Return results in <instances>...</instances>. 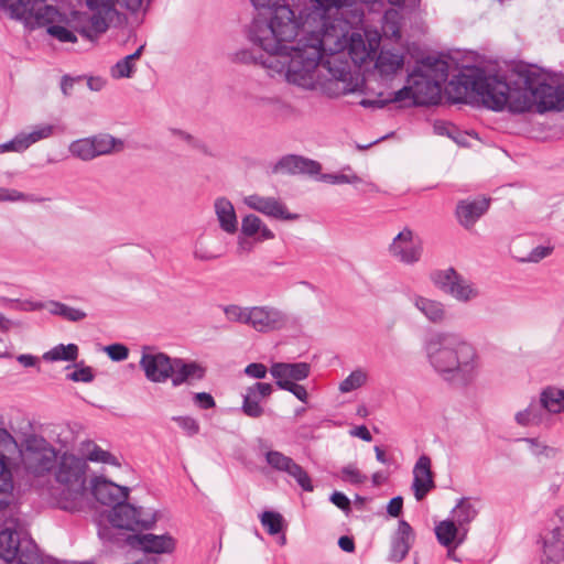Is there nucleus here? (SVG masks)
<instances>
[{"mask_svg": "<svg viewBox=\"0 0 564 564\" xmlns=\"http://www.w3.org/2000/svg\"><path fill=\"white\" fill-rule=\"evenodd\" d=\"M457 527L454 521L444 520L435 527L437 541L443 546H451L457 535Z\"/></svg>", "mask_w": 564, "mask_h": 564, "instance_id": "36", "label": "nucleus"}, {"mask_svg": "<svg viewBox=\"0 0 564 564\" xmlns=\"http://www.w3.org/2000/svg\"><path fill=\"white\" fill-rule=\"evenodd\" d=\"M48 304L51 306L50 313L52 315L62 316L63 318L69 322H79L86 318L87 316V314L83 310L68 306L58 301H50Z\"/></svg>", "mask_w": 564, "mask_h": 564, "instance_id": "32", "label": "nucleus"}, {"mask_svg": "<svg viewBox=\"0 0 564 564\" xmlns=\"http://www.w3.org/2000/svg\"><path fill=\"white\" fill-rule=\"evenodd\" d=\"M403 508V498L401 496L393 497L388 506H387V512L393 517L398 518L402 513Z\"/></svg>", "mask_w": 564, "mask_h": 564, "instance_id": "62", "label": "nucleus"}, {"mask_svg": "<svg viewBox=\"0 0 564 564\" xmlns=\"http://www.w3.org/2000/svg\"><path fill=\"white\" fill-rule=\"evenodd\" d=\"M123 540L126 545L144 553H172L175 549V540L169 533L156 535L134 532L127 534Z\"/></svg>", "mask_w": 564, "mask_h": 564, "instance_id": "14", "label": "nucleus"}, {"mask_svg": "<svg viewBox=\"0 0 564 564\" xmlns=\"http://www.w3.org/2000/svg\"><path fill=\"white\" fill-rule=\"evenodd\" d=\"M47 33L58 40L62 43H75L77 42V36L74 31L68 25H50L47 28Z\"/></svg>", "mask_w": 564, "mask_h": 564, "instance_id": "43", "label": "nucleus"}, {"mask_svg": "<svg viewBox=\"0 0 564 564\" xmlns=\"http://www.w3.org/2000/svg\"><path fill=\"white\" fill-rule=\"evenodd\" d=\"M261 524L270 535H276L283 531L284 518L276 511H264L261 517Z\"/></svg>", "mask_w": 564, "mask_h": 564, "instance_id": "39", "label": "nucleus"}, {"mask_svg": "<svg viewBox=\"0 0 564 564\" xmlns=\"http://www.w3.org/2000/svg\"><path fill=\"white\" fill-rule=\"evenodd\" d=\"M248 389L254 392L261 399L268 398L273 392L272 384L267 382H256L248 387Z\"/></svg>", "mask_w": 564, "mask_h": 564, "instance_id": "61", "label": "nucleus"}, {"mask_svg": "<svg viewBox=\"0 0 564 564\" xmlns=\"http://www.w3.org/2000/svg\"><path fill=\"white\" fill-rule=\"evenodd\" d=\"M94 143L96 156L110 153L118 145L120 149L123 147V141L116 139L110 134L104 133L90 137Z\"/></svg>", "mask_w": 564, "mask_h": 564, "instance_id": "35", "label": "nucleus"}, {"mask_svg": "<svg viewBox=\"0 0 564 564\" xmlns=\"http://www.w3.org/2000/svg\"><path fill=\"white\" fill-rule=\"evenodd\" d=\"M423 349L431 367L445 381L466 387L475 380L478 367L477 351L459 335L435 333L425 339Z\"/></svg>", "mask_w": 564, "mask_h": 564, "instance_id": "2", "label": "nucleus"}, {"mask_svg": "<svg viewBox=\"0 0 564 564\" xmlns=\"http://www.w3.org/2000/svg\"><path fill=\"white\" fill-rule=\"evenodd\" d=\"M456 522L459 527L469 524L478 514V509L469 498H460L453 509Z\"/></svg>", "mask_w": 564, "mask_h": 564, "instance_id": "30", "label": "nucleus"}, {"mask_svg": "<svg viewBox=\"0 0 564 564\" xmlns=\"http://www.w3.org/2000/svg\"><path fill=\"white\" fill-rule=\"evenodd\" d=\"M250 325L260 333L280 330L290 324V316L273 306H253L250 307Z\"/></svg>", "mask_w": 564, "mask_h": 564, "instance_id": "15", "label": "nucleus"}, {"mask_svg": "<svg viewBox=\"0 0 564 564\" xmlns=\"http://www.w3.org/2000/svg\"><path fill=\"white\" fill-rule=\"evenodd\" d=\"M445 91L452 104H466L470 97L489 110L507 109L514 115L532 108L539 113L564 108V91L547 82L541 67L522 61L492 74L480 66H466L447 83Z\"/></svg>", "mask_w": 564, "mask_h": 564, "instance_id": "1", "label": "nucleus"}, {"mask_svg": "<svg viewBox=\"0 0 564 564\" xmlns=\"http://www.w3.org/2000/svg\"><path fill=\"white\" fill-rule=\"evenodd\" d=\"M0 7L8 9L12 19H34L39 25L47 28L56 25L55 22L64 21V14L55 7L46 4L44 0H0Z\"/></svg>", "mask_w": 564, "mask_h": 564, "instance_id": "6", "label": "nucleus"}, {"mask_svg": "<svg viewBox=\"0 0 564 564\" xmlns=\"http://www.w3.org/2000/svg\"><path fill=\"white\" fill-rule=\"evenodd\" d=\"M88 13L82 12L77 10H73L70 12L69 18L64 15V21L66 24L74 31V33H79L86 40H91V35L88 30Z\"/></svg>", "mask_w": 564, "mask_h": 564, "instance_id": "34", "label": "nucleus"}, {"mask_svg": "<svg viewBox=\"0 0 564 564\" xmlns=\"http://www.w3.org/2000/svg\"><path fill=\"white\" fill-rule=\"evenodd\" d=\"M86 6L91 12L117 13L116 0H86Z\"/></svg>", "mask_w": 564, "mask_h": 564, "instance_id": "50", "label": "nucleus"}, {"mask_svg": "<svg viewBox=\"0 0 564 564\" xmlns=\"http://www.w3.org/2000/svg\"><path fill=\"white\" fill-rule=\"evenodd\" d=\"M78 357V346L76 344H59L44 354L43 358L50 361H75Z\"/></svg>", "mask_w": 564, "mask_h": 564, "instance_id": "31", "label": "nucleus"}, {"mask_svg": "<svg viewBox=\"0 0 564 564\" xmlns=\"http://www.w3.org/2000/svg\"><path fill=\"white\" fill-rule=\"evenodd\" d=\"M516 420L521 425H529V424L539 422L540 417L536 414V408L533 405H530L524 411L518 412L516 415Z\"/></svg>", "mask_w": 564, "mask_h": 564, "instance_id": "54", "label": "nucleus"}, {"mask_svg": "<svg viewBox=\"0 0 564 564\" xmlns=\"http://www.w3.org/2000/svg\"><path fill=\"white\" fill-rule=\"evenodd\" d=\"M105 351L112 361H123L129 356L128 347L119 343L106 346Z\"/></svg>", "mask_w": 564, "mask_h": 564, "instance_id": "51", "label": "nucleus"}, {"mask_svg": "<svg viewBox=\"0 0 564 564\" xmlns=\"http://www.w3.org/2000/svg\"><path fill=\"white\" fill-rule=\"evenodd\" d=\"M324 181H328L330 184H350L354 188L364 195H372L379 192L378 187L372 183L367 181L366 178H323Z\"/></svg>", "mask_w": 564, "mask_h": 564, "instance_id": "37", "label": "nucleus"}, {"mask_svg": "<svg viewBox=\"0 0 564 564\" xmlns=\"http://www.w3.org/2000/svg\"><path fill=\"white\" fill-rule=\"evenodd\" d=\"M553 251L552 247L538 246L531 250L528 256V261L530 262H539L545 257L550 256Z\"/></svg>", "mask_w": 564, "mask_h": 564, "instance_id": "60", "label": "nucleus"}, {"mask_svg": "<svg viewBox=\"0 0 564 564\" xmlns=\"http://www.w3.org/2000/svg\"><path fill=\"white\" fill-rule=\"evenodd\" d=\"M15 144V152L20 153L29 149L31 145L26 135V131H21L12 138Z\"/></svg>", "mask_w": 564, "mask_h": 564, "instance_id": "63", "label": "nucleus"}, {"mask_svg": "<svg viewBox=\"0 0 564 564\" xmlns=\"http://www.w3.org/2000/svg\"><path fill=\"white\" fill-rule=\"evenodd\" d=\"M173 372L169 379L173 387L184 383L191 384L193 380H202L206 376V369L197 361H186L183 358H173Z\"/></svg>", "mask_w": 564, "mask_h": 564, "instance_id": "22", "label": "nucleus"}, {"mask_svg": "<svg viewBox=\"0 0 564 564\" xmlns=\"http://www.w3.org/2000/svg\"><path fill=\"white\" fill-rule=\"evenodd\" d=\"M260 401L261 398L247 388V392L243 394L241 411L249 417H260L264 412Z\"/></svg>", "mask_w": 564, "mask_h": 564, "instance_id": "38", "label": "nucleus"}, {"mask_svg": "<svg viewBox=\"0 0 564 564\" xmlns=\"http://www.w3.org/2000/svg\"><path fill=\"white\" fill-rule=\"evenodd\" d=\"M54 126L48 123H42L33 127V129L26 132L30 145L46 139L53 134Z\"/></svg>", "mask_w": 564, "mask_h": 564, "instance_id": "46", "label": "nucleus"}, {"mask_svg": "<svg viewBox=\"0 0 564 564\" xmlns=\"http://www.w3.org/2000/svg\"><path fill=\"white\" fill-rule=\"evenodd\" d=\"M434 475L431 469V458L421 455L413 467L412 489L417 501L423 500L426 495L435 488Z\"/></svg>", "mask_w": 564, "mask_h": 564, "instance_id": "20", "label": "nucleus"}, {"mask_svg": "<svg viewBox=\"0 0 564 564\" xmlns=\"http://www.w3.org/2000/svg\"><path fill=\"white\" fill-rule=\"evenodd\" d=\"M172 421H174L178 427L182 429L183 432L189 437L197 435L200 431L198 421L193 416L176 415L172 417Z\"/></svg>", "mask_w": 564, "mask_h": 564, "instance_id": "42", "label": "nucleus"}, {"mask_svg": "<svg viewBox=\"0 0 564 564\" xmlns=\"http://www.w3.org/2000/svg\"><path fill=\"white\" fill-rule=\"evenodd\" d=\"M193 403L200 410H209L216 406L214 397L208 392H196L193 394Z\"/></svg>", "mask_w": 564, "mask_h": 564, "instance_id": "52", "label": "nucleus"}, {"mask_svg": "<svg viewBox=\"0 0 564 564\" xmlns=\"http://www.w3.org/2000/svg\"><path fill=\"white\" fill-rule=\"evenodd\" d=\"M447 77L448 63L441 57L426 56L409 73L406 85L393 93V100L408 101L406 107L437 105Z\"/></svg>", "mask_w": 564, "mask_h": 564, "instance_id": "3", "label": "nucleus"}, {"mask_svg": "<svg viewBox=\"0 0 564 564\" xmlns=\"http://www.w3.org/2000/svg\"><path fill=\"white\" fill-rule=\"evenodd\" d=\"M173 358L165 352H143L140 359V367L145 378L155 383H163L172 376Z\"/></svg>", "mask_w": 564, "mask_h": 564, "instance_id": "18", "label": "nucleus"}, {"mask_svg": "<svg viewBox=\"0 0 564 564\" xmlns=\"http://www.w3.org/2000/svg\"><path fill=\"white\" fill-rule=\"evenodd\" d=\"M267 463L275 470L283 471L295 479L304 491H313L314 486L305 469L291 457L279 451H269L265 454Z\"/></svg>", "mask_w": 564, "mask_h": 564, "instance_id": "17", "label": "nucleus"}, {"mask_svg": "<svg viewBox=\"0 0 564 564\" xmlns=\"http://www.w3.org/2000/svg\"><path fill=\"white\" fill-rule=\"evenodd\" d=\"M267 172L271 174L335 176L334 174L322 173L319 162L297 154L283 155L275 163L270 164ZM339 176L345 175L340 174Z\"/></svg>", "mask_w": 564, "mask_h": 564, "instance_id": "10", "label": "nucleus"}, {"mask_svg": "<svg viewBox=\"0 0 564 564\" xmlns=\"http://www.w3.org/2000/svg\"><path fill=\"white\" fill-rule=\"evenodd\" d=\"M256 11H257V14L253 17L252 21L250 22V24L247 28V37L253 45L260 47L265 53V55L260 54L258 56L251 50L242 48V50L236 52L234 59L236 62H240L243 64H260L261 66L268 68L269 70H273V72H276V74L284 75L285 79L289 83L296 85L294 82L289 79V76H288L289 67H286V65H283V67H281L282 65L280 64V62L282 61V58L278 55L273 56V53L264 50L258 41L251 40V37H250L251 25L256 21V19H258L260 17L259 10L256 9Z\"/></svg>", "mask_w": 564, "mask_h": 564, "instance_id": "12", "label": "nucleus"}, {"mask_svg": "<svg viewBox=\"0 0 564 564\" xmlns=\"http://www.w3.org/2000/svg\"><path fill=\"white\" fill-rule=\"evenodd\" d=\"M245 204L265 216L280 220H297L300 215L288 210L286 206L274 197H263L257 194L245 198Z\"/></svg>", "mask_w": 564, "mask_h": 564, "instance_id": "19", "label": "nucleus"}, {"mask_svg": "<svg viewBox=\"0 0 564 564\" xmlns=\"http://www.w3.org/2000/svg\"><path fill=\"white\" fill-rule=\"evenodd\" d=\"M278 387L282 390L291 392L296 399L306 403L308 399V393L304 386L299 384L293 381H279Z\"/></svg>", "mask_w": 564, "mask_h": 564, "instance_id": "48", "label": "nucleus"}, {"mask_svg": "<svg viewBox=\"0 0 564 564\" xmlns=\"http://www.w3.org/2000/svg\"><path fill=\"white\" fill-rule=\"evenodd\" d=\"M86 459L70 453H64L58 462L55 478L59 484L66 485L59 500L61 508L75 511L86 490Z\"/></svg>", "mask_w": 564, "mask_h": 564, "instance_id": "4", "label": "nucleus"}, {"mask_svg": "<svg viewBox=\"0 0 564 564\" xmlns=\"http://www.w3.org/2000/svg\"><path fill=\"white\" fill-rule=\"evenodd\" d=\"M329 500L345 513H349L351 511L350 500L344 492L334 491L330 495Z\"/></svg>", "mask_w": 564, "mask_h": 564, "instance_id": "57", "label": "nucleus"}, {"mask_svg": "<svg viewBox=\"0 0 564 564\" xmlns=\"http://www.w3.org/2000/svg\"><path fill=\"white\" fill-rule=\"evenodd\" d=\"M224 313L230 322L250 325V307H241L235 304L224 307Z\"/></svg>", "mask_w": 564, "mask_h": 564, "instance_id": "41", "label": "nucleus"}, {"mask_svg": "<svg viewBox=\"0 0 564 564\" xmlns=\"http://www.w3.org/2000/svg\"><path fill=\"white\" fill-rule=\"evenodd\" d=\"M433 285L458 302H469L479 295L474 284L467 281L455 268L437 269L430 273Z\"/></svg>", "mask_w": 564, "mask_h": 564, "instance_id": "7", "label": "nucleus"}, {"mask_svg": "<svg viewBox=\"0 0 564 564\" xmlns=\"http://www.w3.org/2000/svg\"><path fill=\"white\" fill-rule=\"evenodd\" d=\"M116 4H119L131 13H137L142 8L143 0H116Z\"/></svg>", "mask_w": 564, "mask_h": 564, "instance_id": "64", "label": "nucleus"}, {"mask_svg": "<svg viewBox=\"0 0 564 564\" xmlns=\"http://www.w3.org/2000/svg\"><path fill=\"white\" fill-rule=\"evenodd\" d=\"M57 453L44 438H32L26 441L23 463L25 468L35 476H43L50 473L56 464Z\"/></svg>", "mask_w": 564, "mask_h": 564, "instance_id": "9", "label": "nucleus"}, {"mask_svg": "<svg viewBox=\"0 0 564 564\" xmlns=\"http://www.w3.org/2000/svg\"><path fill=\"white\" fill-rule=\"evenodd\" d=\"M91 494L101 505L113 508L122 499H128L129 488L96 477L93 480Z\"/></svg>", "mask_w": 564, "mask_h": 564, "instance_id": "21", "label": "nucleus"}, {"mask_svg": "<svg viewBox=\"0 0 564 564\" xmlns=\"http://www.w3.org/2000/svg\"><path fill=\"white\" fill-rule=\"evenodd\" d=\"M0 558L7 563L43 564L36 543L31 538H21L15 528L0 531Z\"/></svg>", "mask_w": 564, "mask_h": 564, "instance_id": "5", "label": "nucleus"}, {"mask_svg": "<svg viewBox=\"0 0 564 564\" xmlns=\"http://www.w3.org/2000/svg\"><path fill=\"white\" fill-rule=\"evenodd\" d=\"M134 69L135 66L131 63V58L124 56L111 67L110 73L112 78L116 79L130 78L132 77Z\"/></svg>", "mask_w": 564, "mask_h": 564, "instance_id": "44", "label": "nucleus"}, {"mask_svg": "<svg viewBox=\"0 0 564 564\" xmlns=\"http://www.w3.org/2000/svg\"><path fill=\"white\" fill-rule=\"evenodd\" d=\"M389 253L399 262L414 264L421 260L423 246L420 238L415 239L414 231L404 227L388 247Z\"/></svg>", "mask_w": 564, "mask_h": 564, "instance_id": "11", "label": "nucleus"}, {"mask_svg": "<svg viewBox=\"0 0 564 564\" xmlns=\"http://www.w3.org/2000/svg\"><path fill=\"white\" fill-rule=\"evenodd\" d=\"M69 151L73 155L82 159V160H91L96 158V153L94 150V143L90 138L79 139L69 145Z\"/></svg>", "mask_w": 564, "mask_h": 564, "instance_id": "40", "label": "nucleus"}, {"mask_svg": "<svg viewBox=\"0 0 564 564\" xmlns=\"http://www.w3.org/2000/svg\"><path fill=\"white\" fill-rule=\"evenodd\" d=\"M116 13H100L98 12H91V14L88 13V30L89 34L91 35L90 42H94L98 39V36L102 33H105L108 30V20H112L113 15Z\"/></svg>", "mask_w": 564, "mask_h": 564, "instance_id": "29", "label": "nucleus"}, {"mask_svg": "<svg viewBox=\"0 0 564 564\" xmlns=\"http://www.w3.org/2000/svg\"><path fill=\"white\" fill-rule=\"evenodd\" d=\"M457 126L444 120H436L433 124V131L437 135H445L449 139H454Z\"/></svg>", "mask_w": 564, "mask_h": 564, "instance_id": "53", "label": "nucleus"}, {"mask_svg": "<svg viewBox=\"0 0 564 564\" xmlns=\"http://www.w3.org/2000/svg\"><path fill=\"white\" fill-rule=\"evenodd\" d=\"M15 446L13 436L6 429L0 427V512L11 505L13 490L12 463L3 449Z\"/></svg>", "mask_w": 564, "mask_h": 564, "instance_id": "13", "label": "nucleus"}, {"mask_svg": "<svg viewBox=\"0 0 564 564\" xmlns=\"http://www.w3.org/2000/svg\"><path fill=\"white\" fill-rule=\"evenodd\" d=\"M67 378L74 382H91L94 380V373L91 367H82L67 375Z\"/></svg>", "mask_w": 564, "mask_h": 564, "instance_id": "55", "label": "nucleus"}, {"mask_svg": "<svg viewBox=\"0 0 564 564\" xmlns=\"http://www.w3.org/2000/svg\"><path fill=\"white\" fill-rule=\"evenodd\" d=\"M262 220L254 214L245 216L241 220V232L247 237H253L261 229Z\"/></svg>", "mask_w": 564, "mask_h": 564, "instance_id": "47", "label": "nucleus"}, {"mask_svg": "<svg viewBox=\"0 0 564 564\" xmlns=\"http://www.w3.org/2000/svg\"><path fill=\"white\" fill-rule=\"evenodd\" d=\"M0 305L21 312H36L45 307V303L40 301L10 299L7 296H0Z\"/></svg>", "mask_w": 564, "mask_h": 564, "instance_id": "33", "label": "nucleus"}, {"mask_svg": "<svg viewBox=\"0 0 564 564\" xmlns=\"http://www.w3.org/2000/svg\"><path fill=\"white\" fill-rule=\"evenodd\" d=\"M403 55L394 50L381 48L376 59V68L382 75L394 74L403 65Z\"/></svg>", "mask_w": 564, "mask_h": 564, "instance_id": "26", "label": "nucleus"}, {"mask_svg": "<svg viewBox=\"0 0 564 564\" xmlns=\"http://www.w3.org/2000/svg\"><path fill=\"white\" fill-rule=\"evenodd\" d=\"M82 452L85 454L86 463L94 462V463H104L109 464L112 466H120V463L118 458L112 455L110 452L102 449L99 445H97L95 442L86 441L82 443Z\"/></svg>", "mask_w": 564, "mask_h": 564, "instance_id": "27", "label": "nucleus"}, {"mask_svg": "<svg viewBox=\"0 0 564 564\" xmlns=\"http://www.w3.org/2000/svg\"><path fill=\"white\" fill-rule=\"evenodd\" d=\"M215 212L220 228L227 234H235L238 230V221L234 205L227 198H218L215 202Z\"/></svg>", "mask_w": 564, "mask_h": 564, "instance_id": "25", "label": "nucleus"}, {"mask_svg": "<svg viewBox=\"0 0 564 564\" xmlns=\"http://www.w3.org/2000/svg\"><path fill=\"white\" fill-rule=\"evenodd\" d=\"M267 372H268L267 367L260 362H251L245 369L246 375H248L252 378H256V379L265 378Z\"/></svg>", "mask_w": 564, "mask_h": 564, "instance_id": "59", "label": "nucleus"}, {"mask_svg": "<svg viewBox=\"0 0 564 564\" xmlns=\"http://www.w3.org/2000/svg\"><path fill=\"white\" fill-rule=\"evenodd\" d=\"M155 512H144L142 508H137L122 499L111 508L108 514V521L116 529L135 532L140 530H150L156 523Z\"/></svg>", "mask_w": 564, "mask_h": 564, "instance_id": "8", "label": "nucleus"}, {"mask_svg": "<svg viewBox=\"0 0 564 564\" xmlns=\"http://www.w3.org/2000/svg\"><path fill=\"white\" fill-rule=\"evenodd\" d=\"M413 305L433 324H442L445 322L447 312L445 305L436 300H432L422 295L414 294L412 297Z\"/></svg>", "mask_w": 564, "mask_h": 564, "instance_id": "24", "label": "nucleus"}, {"mask_svg": "<svg viewBox=\"0 0 564 564\" xmlns=\"http://www.w3.org/2000/svg\"><path fill=\"white\" fill-rule=\"evenodd\" d=\"M341 474L344 479L349 480L354 485L361 484L366 480V476L352 466L343 467Z\"/></svg>", "mask_w": 564, "mask_h": 564, "instance_id": "58", "label": "nucleus"}, {"mask_svg": "<svg viewBox=\"0 0 564 564\" xmlns=\"http://www.w3.org/2000/svg\"><path fill=\"white\" fill-rule=\"evenodd\" d=\"M367 380V376L361 370L352 371L346 379H344L339 384V390L341 392H350L360 388Z\"/></svg>", "mask_w": 564, "mask_h": 564, "instance_id": "45", "label": "nucleus"}, {"mask_svg": "<svg viewBox=\"0 0 564 564\" xmlns=\"http://www.w3.org/2000/svg\"><path fill=\"white\" fill-rule=\"evenodd\" d=\"M291 381H302L310 376L311 367L307 362L288 364Z\"/></svg>", "mask_w": 564, "mask_h": 564, "instance_id": "49", "label": "nucleus"}, {"mask_svg": "<svg viewBox=\"0 0 564 564\" xmlns=\"http://www.w3.org/2000/svg\"><path fill=\"white\" fill-rule=\"evenodd\" d=\"M540 403L550 413H561L564 411V391L546 388L541 393Z\"/></svg>", "mask_w": 564, "mask_h": 564, "instance_id": "28", "label": "nucleus"}, {"mask_svg": "<svg viewBox=\"0 0 564 564\" xmlns=\"http://www.w3.org/2000/svg\"><path fill=\"white\" fill-rule=\"evenodd\" d=\"M270 373L276 380L275 381L276 384L279 381H281V382L291 381L286 362L273 364L270 368Z\"/></svg>", "mask_w": 564, "mask_h": 564, "instance_id": "56", "label": "nucleus"}, {"mask_svg": "<svg viewBox=\"0 0 564 564\" xmlns=\"http://www.w3.org/2000/svg\"><path fill=\"white\" fill-rule=\"evenodd\" d=\"M412 540V527L405 520H400L397 532L391 541L389 560L397 563L403 561L411 549Z\"/></svg>", "mask_w": 564, "mask_h": 564, "instance_id": "23", "label": "nucleus"}, {"mask_svg": "<svg viewBox=\"0 0 564 564\" xmlns=\"http://www.w3.org/2000/svg\"><path fill=\"white\" fill-rule=\"evenodd\" d=\"M491 198L485 195L460 199L456 204L455 217L466 230H471L477 221L489 210Z\"/></svg>", "mask_w": 564, "mask_h": 564, "instance_id": "16", "label": "nucleus"}]
</instances>
